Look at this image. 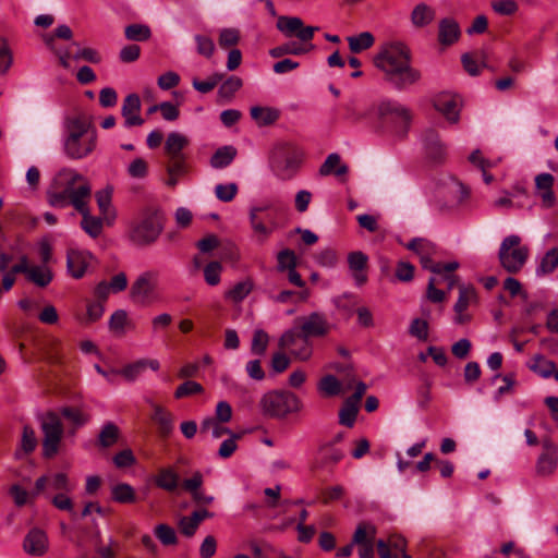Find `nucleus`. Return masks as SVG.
I'll return each instance as SVG.
<instances>
[{
    "label": "nucleus",
    "mask_w": 558,
    "mask_h": 558,
    "mask_svg": "<svg viewBox=\"0 0 558 558\" xmlns=\"http://www.w3.org/2000/svg\"><path fill=\"white\" fill-rule=\"evenodd\" d=\"M375 65L383 71L386 82L403 90L420 82V70L411 65L410 50L401 43L386 45L375 57Z\"/></svg>",
    "instance_id": "nucleus-1"
},
{
    "label": "nucleus",
    "mask_w": 558,
    "mask_h": 558,
    "mask_svg": "<svg viewBox=\"0 0 558 558\" xmlns=\"http://www.w3.org/2000/svg\"><path fill=\"white\" fill-rule=\"evenodd\" d=\"M277 28L286 37H296L301 43H287L270 49L269 54L272 58H280L284 54L300 56L308 52L313 45L308 44L318 26H304L302 19L298 16H280L277 21Z\"/></svg>",
    "instance_id": "nucleus-2"
},
{
    "label": "nucleus",
    "mask_w": 558,
    "mask_h": 558,
    "mask_svg": "<svg viewBox=\"0 0 558 558\" xmlns=\"http://www.w3.org/2000/svg\"><path fill=\"white\" fill-rule=\"evenodd\" d=\"M69 135L64 141V151L72 159H82L96 147V131L78 118L72 119L68 125Z\"/></svg>",
    "instance_id": "nucleus-3"
},
{
    "label": "nucleus",
    "mask_w": 558,
    "mask_h": 558,
    "mask_svg": "<svg viewBox=\"0 0 558 558\" xmlns=\"http://www.w3.org/2000/svg\"><path fill=\"white\" fill-rule=\"evenodd\" d=\"M380 126L392 135L403 138L410 129L411 111L396 100H383L377 107Z\"/></svg>",
    "instance_id": "nucleus-4"
},
{
    "label": "nucleus",
    "mask_w": 558,
    "mask_h": 558,
    "mask_svg": "<svg viewBox=\"0 0 558 558\" xmlns=\"http://www.w3.org/2000/svg\"><path fill=\"white\" fill-rule=\"evenodd\" d=\"M304 154L292 143H278L270 155L274 173L281 180L292 179L299 171Z\"/></svg>",
    "instance_id": "nucleus-5"
},
{
    "label": "nucleus",
    "mask_w": 558,
    "mask_h": 558,
    "mask_svg": "<svg viewBox=\"0 0 558 558\" xmlns=\"http://www.w3.org/2000/svg\"><path fill=\"white\" fill-rule=\"evenodd\" d=\"M259 405L265 415L274 418H283L303 409L301 399L289 390H271L266 392L262 397Z\"/></svg>",
    "instance_id": "nucleus-6"
},
{
    "label": "nucleus",
    "mask_w": 558,
    "mask_h": 558,
    "mask_svg": "<svg viewBox=\"0 0 558 558\" xmlns=\"http://www.w3.org/2000/svg\"><path fill=\"white\" fill-rule=\"evenodd\" d=\"M57 180L65 186V193L73 206L78 213L88 208L92 197V186L89 182L73 169H62L57 175Z\"/></svg>",
    "instance_id": "nucleus-7"
},
{
    "label": "nucleus",
    "mask_w": 558,
    "mask_h": 558,
    "mask_svg": "<svg viewBox=\"0 0 558 558\" xmlns=\"http://www.w3.org/2000/svg\"><path fill=\"white\" fill-rule=\"evenodd\" d=\"M165 215L159 210L144 214L130 227V239L136 243L149 244L158 241L165 227Z\"/></svg>",
    "instance_id": "nucleus-8"
},
{
    "label": "nucleus",
    "mask_w": 558,
    "mask_h": 558,
    "mask_svg": "<svg viewBox=\"0 0 558 558\" xmlns=\"http://www.w3.org/2000/svg\"><path fill=\"white\" fill-rule=\"evenodd\" d=\"M40 428L43 438V456L53 458L60 447L63 437V425L60 417L54 412H48L40 416Z\"/></svg>",
    "instance_id": "nucleus-9"
},
{
    "label": "nucleus",
    "mask_w": 558,
    "mask_h": 558,
    "mask_svg": "<svg viewBox=\"0 0 558 558\" xmlns=\"http://www.w3.org/2000/svg\"><path fill=\"white\" fill-rule=\"evenodd\" d=\"M470 197V190L459 181L452 180L440 191L438 209L444 214H453L462 208Z\"/></svg>",
    "instance_id": "nucleus-10"
},
{
    "label": "nucleus",
    "mask_w": 558,
    "mask_h": 558,
    "mask_svg": "<svg viewBox=\"0 0 558 558\" xmlns=\"http://www.w3.org/2000/svg\"><path fill=\"white\" fill-rule=\"evenodd\" d=\"M279 347L282 350H288L291 355L300 361H307L313 353L310 338L300 332L298 328L283 332L279 339Z\"/></svg>",
    "instance_id": "nucleus-11"
},
{
    "label": "nucleus",
    "mask_w": 558,
    "mask_h": 558,
    "mask_svg": "<svg viewBox=\"0 0 558 558\" xmlns=\"http://www.w3.org/2000/svg\"><path fill=\"white\" fill-rule=\"evenodd\" d=\"M344 451L331 444H320L312 461L313 471L332 472L333 468L344 458Z\"/></svg>",
    "instance_id": "nucleus-12"
},
{
    "label": "nucleus",
    "mask_w": 558,
    "mask_h": 558,
    "mask_svg": "<svg viewBox=\"0 0 558 558\" xmlns=\"http://www.w3.org/2000/svg\"><path fill=\"white\" fill-rule=\"evenodd\" d=\"M299 323L298 330L307 338L325 337L331 328L326 315L319 312H313L307 316L300 317Z\"/></svg>",
    "instance_id": "nucleus-13"
},
{
    "label": "nucleus",
    "mask_w": 558,
    "mask_h": 558,
    "mask_svg": "<svg viewBox=\"0 0 558 558\" xmlns=\"http://www.w3.org/2000/svg\"><path fill=\"white\" fill-rule=\"evenodd\" d=\"M499 260L510 274L519 272L529 257L527 246H500Z\"/></svg>",
    "instance_id": "nucleus-14"
},
{
    "label": "nucleus",
    "mask_w": 558,
    "mask_h": 558,
    "mask_svg": "<svg viewBox=\"0 0 558 558\" xmlns=\"http://www.w3.org/2000/svg\"><path fill=\"white\" fill-rule=\"evenodd\" d=\"M14 272H22L26 278L38 287H47L52 280V272L47 266H31L28 258L23 255L20 262L13 265Z\"/></svg>",
    "instance_id": "nucleus-15"
},
{
    "label": "nucleus",
    "mask_w": 558,
    "mask_h": 558,
    "mask_svg": "<svg viewBox=\"0 0 558 558\" xmlns=\"http://www.w3.org/2000/svg\"><path fill=\"white\" fill-rule=\"evenodd\" d=\"M461 106V98L449 92L439 93L434 98L435 109L450 123H457L459 121Z\"/></svg>",
    "instance_id": "nucleus-16"
},
{
    "label": "nucleus",
    "mask_w": 558,
    "mask_h": 558,
    "mask_svg": "<svg viewBox=\"0 0 558 558\" xmlns=\"http://www.w3.org/2000/svg\"><path fill=\"white\" fill-rule=\"evenodd\" d=\"M477 300L476 291L472 286H459V296L453 306L456 316L453 318L457 325H463L471 320V316L465 313L468 307Z\"/></svg>",
    "instance_id": "nucleus-17"
},
{
    "label": "nucleus",
    "mask_w": 558,
    "mask_h": 558,
    "mask_svg": "<svg viewBox=\"0 0 558 558\" xmlns=\"http://www.w3.org/2000/svg\"><path fill=\"white\" fill-rule=\"evenodd\" d=\"M93 255L84 248H71L68 252V269L72 277L82 278L93 263Z\"/></svg>",
    "instance_id": "nucleus-18"
},
{
    "label": "nucleus",
    "mask_w": 558,
    "mask_h": 558,
    "mask_svg": "<svg viewBox=\"0 0 558 558\" xmlns=\"http://www.w3.org/2000/svg\"><path fill=\"white\" fill-rule=\"evenodd\" d=\"M142 108L141 98L137 94H129L124 99L121 107V114L124 118V126H141L144 124L140 112Z\"/></svg>",
    "instance_id": "nucleus-19"
},
{
    "label": "nucleus",
    "mask_w": 558,
    "mask_h": 558,
    "mask_svg": "<svg viewBox=\"0 0 558 558\" xmlns=\"http://www.w3.org/2000/svg\"><path fill=\"white\" fill-rule=\"evenodd\" d=\"M49 542L45 531L34 527L25 536L23 542L24 550L31 555L40 557L48 550Z\"/></svg>",
    "instance_id": "nucleus-20"
},
{
    "label": "nucleus",
    "mask_w": 558,
    "mask_h": 558,
    "mask_svg": "<svg viewBox=\"0 0 558 558\" xmlns=\"http://www.w3.org/2000/svg\"><path fill=\"white\" fill-rule=\"evenodd\" d=\"M190 145V140L182 133L171 132L165 142V153L169 159H187L183 150Z\"/></svg>",
    "instance_id": "nucleus-21"
},
{
    "label": "nucleus",
    "mask_w": 558,
    "mask_h": 558,
    "mask_svg": "<svg viewBox=\"0 0 558 558\" xmlns=\"http://www.w3.org/2000/svg\"><path fill=\"white\" fill-rule=\"evenodd\" d=\"M155 289V282L153 275L149 272L142 274L131 287V298L136 301L144 303L148 300Z\"/></svg>",
    "instance_id": "nucleus-22"
},
{
    "label": "nucleus",
    "mask_w": 558,
    "mask_h": 558,
    "mask_svg": "<svg viewBox=\"0 0 558 558\" xmlns=\"http://www.w3.org/2000/svg\"><path fill=\"white\" fill-rule=\"evenodd\" d=\"M368 257L360 252H352L348 256L349 268L356 286L361 287L367 281L365 269L367 267Z\"/></svg>",
    "instance_id": "nucleus-23"
},
{
    "label": "nucleus",
    "mask_w": 558,
    "mask_h": 558,
    "mask_svg": "<svg viewBox=\"0 0 558 558\" xmlns=\"http://www.w3.org/2000/svg\"><path fill=\"white\" fill-rule=\"evenodd\" d=\"M154 413L151 420L158 425L159 434L162 437H169L174 429L173 415L159 404L151 403Z\"/></svg>",
    "instance_id": "nucleus-24"
},
{
    "label": "nucleus",
    "mask_w": 558,
    "mask_h": 558,
    "mask_svg": "<svg viewBox=\"0 0 558 558\" xmlns=\"http://www.w3.org/2000/svg\"><path fill=\"white\" fill-rule=\"evenodd\" d=\"M459 24L452 19H444L439 22L438 40L441 45L449 46L460 37Z\"/></svg>",
    "instance_id": "nucleus-25"
},
{
    "label": "nucleus",
    "mask_w": 558,
    "mask_h": 558,
    "mask_svg": "<svg viewBox=\"0 0 558 558\" xmlns=\"http://www.w3.org/2000/svg\"><path fill=\"white\" fill-rule=\"evenodd\" d=\"M348 171V166L341 162V157L337 153L329 154L319 168V174L323 177L330 174L342 177L347 174Z\"/></svg>",
    "instance_id": "nucleus-26"
},
{
    "label": "nucleus",
    "mask_w": 558,
    "mask_h": 558,
    "mask_svg": "<svg viewBox=\"0 0 558 558\" xmlns=\"http://www.w3.org/2000/svg\"><path fill=\"white\" fill-rule=\"evenodd\" d=\"M166 170L168 178L165 184L169 187L177 186L179 178L185 175L187 172L186 159H169Z\"/></svg>",
    "instance_id": "nucleus-27"
},
{
    "label": "nucleus",
    "mask_w": 558,
    "mask_h": 558,
    "mask_svg": "<svg viewBox=\"0 0 558 558\" xmlns=\"http://www.w3.org/2000/svg\"><path fill=\"white\" fill-rule=\"evenodd\" d=\"M251 118L259 126L275 123L279 119V111L270 107L254 106L250 110Z\"/></svg>",
    "instance_id": "nucleus-28"
},
{
    "label": "nucleus",
    "mask_w": 558,
    "mask_h": 558,
    "mask_svg": "<svg viewBox=\"0 0 558 558\" xmlns=\"http://www.w3.org/2000/svg\"><path fill=\"white\" fill-rule=\"evenodd\" d=\"M546 450L541 453L536 462V472L541 476L551 474L557 466V456L554 450L545 446Z\"/></svg>",
    "instance_id": "nucleus-29"
},
{
    "label": "nucleus",
    "mask_w": 558,
    "mask_h": 558,
    "mask_svg": "<svg viewBox=\"0 0 558 558\" xmlns=\"http://www.w3.org/2000/svg\"><path fill=\"white\" fill-rule=\"evenodd\" d=\"M154 481L159 488L173 492L179 485V475L172 468H163L159 470Z\"/></svg>",
    "instance_id": "nucleus-30"
},
{
    "label": "nucleus",
    "mask_w": 558,
    "mask_h": 558,
    "mask_svg": "<svg viewBox=\"0 0 558 558\" xmlns=\"http://www.w3.org/2000/svg\"><path fill=\"white\" fill-rule=\"evenodd\" d=\"M235 156L236 149L233 146H222L211 156L210 166L214 169H223L234 160Z\"/></svg>",
    "instance_id": "nucleus-31"
},
{
    "label": "nucleus",
    "mask_w": 558,
    "mask_h": 558,
    "mask_svg": "<svg viewBox=\"0 0 558 558\" xmlns=\"http://www.w3.org/2000/svg\"><path fill=\"white\" fill-rule=\"evenodd\" d=\"M253 288V280L246 278L236 282L232 288L226 291L225 298L233 303H240L252 292Z\"/></svg>",
    "instance_id": "nucleus-32"
},
{
    "label": "nucleus",
    "mask_w": 558,
    "mask_h": 558,
    "mask_svg": "<svg viewBox=\"0 0 558 558\" xmlns=\"http://www.w3.org/2000/svg\"><path fill=\"white\" fill-rule=\"evenodd\" d=\"M112 189L106 187L96 193V201L100 214L109 223L114 219V211L111 207Z\"/></svg>",
    "instance_id": "nucleus-33"
},
{
    "label": "nucleus",
    "mask_w": 558,
    "mask_h": 558,
    "mask_svg": "<svg viewBox=\"0 0 558 558\" xmlns=\"http://www.w3.org/2000/svg\"><path fill=\"white\" fill-rule=\"evenodd\" d=\"M435 19V10L425 3L417 4L412 13L411 21L416 27H424Z\"/></svg>",
    "instance_id": "nucleus-34"
},
{
    "label": "nucleus",
    "mask_w": 558,
    "mask_h": 558,
    "mask_svg": "<svg viewBox=\"0 0 558 558\" xmlns=\"http://www.w3.org/2000/svg\"><path fill=\"white\" fill-rule=\"evenodd\" d=\"M375 536L376 527L371 523L362 522L356 526L351 542L357 546L374 544Z\"/></svg>",
    "instance_id": "nucleus-35"
},
{
    "label": "nucleus",
    "mask_w": 558,
    "mask_h": 558,
    "mask_svg": "<svg viewBox=\"0 0 558 558\" xmlns=\"http://www.w3.org/2000/svg\"><path fill=\"white\" fill-rule=\"evenodd\" d=\"M128 312L124 310H117L110 316L108 326L110 331L117 336L122 337L125 335V329L130 325Z\"/></svg>",
    "instance_id": "nucleus-36"
},
{
    "label": "nucleus",
    "mask_w": 558,
    "mask_h": 558,
    "mask_svg": "<svg viewBox=\"0 0 558 558\" xmlns=\"http://www.w3.org/2000/svg\"><path fill=\"white\" fill-rule=\"evenodd\" d=\"M250 220L254 236L257 241H266L269 235L275 231L272 225H267L265 221L259 219L257 210L250 211Z\"/></svg>",
    "instance_id": "nucleus-37"
},
{
    "label": "nucleus",
    "mask_w": 558,
    "mask_h": 558,
    "mask_svg": "<svg viewBox=\"0 0 558 558\" xmlns=\"http://www.w3.org/2000/svg\"><path fill=\"white\" fill-rule=\"evenodd\" d=\"M347 40L352 53H361L371 48L375 43L373 34L369 32H362L359 35L349 36Z\"/></svg>",
    "instance_id": "nucleus-38"
},
{
    "label": "nucleus",
    "mask_w": 558,
    "mask_h": 558,
    "mask_svg": "<svg viewBox=\"0 0 558 558\" xmlns=\"http://www.w3.org/2000/svg\"><path fill=\"white\" fill-rule=\"evenodd\" d=\"M427 154L435 160H440L445 156V148L439 136L434 131H428L424 138Z\"/></svg>",
    "instance_id": "nucleus-39"
},
{
    "label": "nucleus",
    "mask_w": 558,
    "mask_h": 558,
    "mask_svg": "<svg viewBox=\"0 0 558 558\" xmlns=\"http://www.w3.org/2000/svg\"><path fill=\"white\" fill-rule=\"evenodd\" d=\"M120 430L112 422H107L98 435V445L102 448L113 446L119 439Z\"/></svg>",
    "instance_id": "nucleus-40"
},
{
    "label": "nucleus",
    "mask_w": 558,
    "mask_h": 558,
    "mask_svg": "<svg viewBox=\"0 0 558 558\" xmlns=\"http://www.w3.org/2000/svg\"><path fill=\"white\" fill-rule=\"evenodd\" d=\"M80 214L82 215V229L92 238L98 236L102 230V219L92 216L89 208H87L85 211H81Z\"/></svg>",
    "instance_id": "nucleus-41"
},
{
    "label": "nucleus",
    "mask_w": 558,
    "mask_h": 558,
    "mask_svg": "<svg viewBox=\"0 0 558 558\" xmlns=\"http://www.w3.org/2000/svg\"><path fill=\"white\" fill-rule=\"evenodd\" d=\"M359 413V404L345 399L339 411V424L353 427Z\"/></svg>",
    "instance_id": "nucleus-42"
},
{
    "label": "nucleus",
    "mask_w": 558,
    "mask_h": 558,
    "mask_svg": "<svg viewBox=\"0 0 558 558\" xmlns=\"http://www.w3.org/2000/svg\"><path fill=\"white\" fill-rule=\"evenodd\" d=\"M243 82L239 76L231 75L222 82L218 89V96L221 99L230 101L235 93L242 87Z\"/></svg>",
    "instance_id": "nucleus-43"
},
{
    "label": "nucleus",
    "mask_w": 558,
    "mask_h": 558,
    "mask_svg": "<svg viewBox=\"0 0 558 558\" xmlns=\"http://www.w3.org/2000/svg\"><path fill=\"white\" fill-rule=\"evenodd\" d=\"M201 433L210 434L213 438L218 439L226 434H231V430L222 426V423L216 418L207 417L201 424Z\"/></svg>",
    "instance_id": "nucleus-44"
},
{
    "label": "nucleus",
    "mask_w": 558,
    "mask_h": 558,
    "mask_svg": "<svg viewBox=\"0 0 558 558\" xmlns=\"http://www.w3.org/2000/svg\"><path fill=\"white\" fill-rule=\"evenodd\" d=\"M558 266V247L553 246L541 259L536 268L537 275H547L553 272Z\"/></svg>",
    "instance_id": "nucleus-45"
},
{
    "label": "nucleus",
    "mask_w": 558,
    "mask_h": 558,
    "mask_svg": "<svg viewBox=\"0 0 558 558\" xmlns=\"http://www.w3.org/2000/svg\"><path fill=\"white\" fill-rule=\"evenodd\" d=\"M112 499L120 504H131L135 501V492L129 484L121 483L112 487Z\"/></svg>",
    "instance_id": "nucleus-46"
},
{
    "label": "nucleus",
    "mask_w": 558,
    "mask_h": 558,
    "mask_svg": "<svg viewBox=\"0 0 558 558\" xmlns=\"http://www.w3.org/2000/svg\"><path fill=\"white\" fill-rule=\"evenodd\" d=\"M124 35L129 40L145 41L150 38L151 32L147 25L131 24L125 27Z\"/></svg>",
    "instance_id": "nucleus-47"
},
{
    "label": "nucleus",
    "mask_w": 558,
    "mask_h": 558,
    "mask_svg": "<svg viewBox=\"0 0 558 558\" xmlns=\"http://www.w3.org/2000/svg\"><path fill=\"white\" fill-rule=\"evenodd\" d=\"M223 80V74L222 73H214L211 74L207 80L205 81H201L198 78H193L192 81V85L193 87L202 93V94H207L209 92H211L219 82H221Z\"/></svg>",
    "instance_id": "nucleus-48"
},
{
    "label": "nucleus",
    "mask_w": 558,
    "mask_h": 558,
    "mask_svg": "<svg viewBox=\"0 0 558 558\" xmlns=\"http://www.w3.org/2000/svg\"><path fill=\"white\" fill-rule=\"evenodd\" d=\"M222 266L218 260L208 263L204 267V279L208 286L215 287L220 283Z\"/></svg>",
    "instance_id": "nucleus-49"
},
{
    "label": "nucleus",
    "mask_w": 558,
    "mask_h": 558,
    "mask_svg": "<svg viewBox=\"0 0 558 558\" xmlns=\"http://www.w3.org/2000/svg\"><path fill=\"white\" fill-rule=\"evenodd\" d=\"M155 535L162 545L170 546L178 543V537L173 527L161 523L155 527Z\"/></svg>",
    "instance_id": "nucleus-50"
},
{
    "label": "nucleus",
    "mask_w": 558,
    "mask_h": 558,
    "mask_svg": "<svg viewBox=\"0 0 558 558\" xmlns=\"http://www.w3.org/2000/svg\"><path fill=\"white\" fill-rule=\"evenodd\" d=\"M269 342V337L266 331L263 329H256L253 333L251 351L256 355L265 354L267 350V345Z\"/></svg>",
    "instance_id": "nucleus-51"
},
{
    "label": "nucleus",
    "mask_w": 558,
    "mask_h": 558,
    "mask_svg": "<svg viewBox=\"0 0 558 558\" xmlns=\"http://www.w3.org/2000/svg\"><path fill=\"white\" fill-rule=\"evenodd\" d=\"M278 270L284 272L289 269L296 268L298 258L293 251L286 248L278 253Z\"/></svg>",
    "instance_id": "nucleus-52"
},
{
    "label": "nucleus",
    "mask_w": 558,
    "mask_h": 558,
    "mask_svg": "<svg viewBox=\"0 0 558 558\" xmlns=\"http://www.w3.org/2000/svg\"><path fill=\"white\" fill-rule=\"evenodd\" d=\"M343 119L350 122H357L366 117V111L360 109L359 102L355 99L348 100L343 105Z\"/></svg>",
    "instance_id": "nucleus-53"
},
{
    "label": "nucleus",
    "mask_w": 558,
    "mask_h": 558,
    "mask_svg": "<svg viewBox=\"0 0 558 558\" xmlns=\"http://www.w3.org/2000/svg\"><path fill=\"white\" fill-rule=\"evenodd\" d=\"M61 415L64 418L72 422L77 427L85 425L89 421V416L87 414L83 413L78 409L71 408V407L62 408Z\"/></svg>",
    "instance_id": "nucleus-54"
},
{
    "label": "nucleus",
    "mask_w": 558,
    "mask_h": 558,
    "mask_svg": "<svg viewBox=\"0 0 558 558\" xmlns=\"http://www.w3.org/2000/svg\"><path fill=\"white\" fill-rule=\"evenodd\" d=\"M37 437L35 430L29 425H24L22 439H21V448L25 453L33 452L37 447Z\"/></svg>",
    "instance_id": "nucleus-55"
},
{
    "label": "nucleus",
    "mask_w": 558,
    "mask_h": 558,
    "mask_svg": "<svg viewBox=\"0 0 558 558\" xmlns=\"http://www.w3.org/2000/svg\"><path fill=\"white\" fill-rule=\"evenodd\" d=\"M533 372L538 374L543 378H549L555 372V363L543 356L535 359L534 365L531 367Z\"/></svg>",
    "instance_id": "nucleus-56"
},
{
    "label": "nucleus",
    "mask_w": 558,
    "mask_h": 558,
    "mask_svg": "<svg viewBox=\"0 0 558 558\" xmlns=\"http://www.w3.org/2000/svg\"><path fill=\"white\" fill-rule=\"evenodd\" d=\"M240 40V33L235 28H225L219 34L218 44L220 48L227 49L238 45Z\"/></svg>",
    "instance_id": "nucleus-57"
},
{
    "label": "nucleus",
    "mask_w": 558,
    "mask_h": 558,
    "mask_svg": "<svg viewBox=\"0 0 558 558\" xmlns=\"http://www.w3.org/2000/svg\"><path fill=\"white\" fill-rule=\"evenodd\" d=\"M144 372V363L141 360L125 365L119 369V375L123 376L125 380L132 383Z\"/></svg>",
    "instance_id": "nucleus-58"
},
{
    "label": "nucleus",
    "mask_w": 558,
    "mask_h": 558,
    "mask_svg": "<svg viewBox=\"0 0 558 558\" xmlns=\"http://www.w3.org/2000/svg\"><path fill=\"white\" fill-rule=\"evenodd\" d=\"M203 392V386L196 381L187 380L181 384L174 391L175 399H182L192 395Z\"/></svg>",
    "instance_id": "nucleus-59"
},
{
    "label": "nucleus",
    "mask_w": 558,
    "mask_h": 558,
    "mask_svg": "<svg viewBox=\"0 0 558 558\" xmlns=\"http://www.w3.org/2000/svg\"><path fill=\"white\" fill-rule=\"evenodd\" d=\"M238 193V185L235 183L218 184L215 187L216 197L225 203L231 202Z\"/></svg>",
    "instance_id": "nucleus-60"
},
{
    "label": "nucleus",
    "mask_w": 558,
    "mask_h": 558,
    "mask_svg": "<svg viewBox=\"0 0 558 558\" xmlns=\"http://www.w3.org/2000/svg\"><path fill=\"white\" fill-rule=\"evenodd\" d=\"M319 390L327 396H337L340 393V383L333 375H327L319 381Z\"/></svg>",
    "instance_id": "nucleus-61"
},
{
    "label": "nucleus",
    "mask_w": 558,
    "mask_h": 558,
    "mask_svg": "<svg viewBox=\"0 0 558 558\" xmlns=\"http://www.w3.org/2000/svg\"><path fill=\"white\" fill-rule=\"evenodd\" d=\"M356 304V298L351 294H343L335 299L336 307L343 312L347 316H351L353 314Z\"/></svg>",
    "instance_id": "nucleus-62"
},
{
    "label": "nucleus",
    "mask_w": 558,
    "mask_h": 558,
    "mask_svg": "<svg viewBox=\"0 0 558 558\" xmlns=\"http://www.w3.org/2000/svg\"><path fill=\"white\" fill-rule=\"evenodd\" d=\"M105 313V304L101 302H89L87 304L86 317L84 318V324H93L99 320Z\"/></svg>",
    "instance_id": "nucleus-63"
},
{
    "label": "nucleus",
    "mask_w": 558,
    "mask_h": 558,
    "mask_svg": "<svg viewBox=\"0 0 558 558\" xmlns=\"http://www.w3.org/2000/svg\"><path fill=\"white\" fill-rule=\"evenodd\" d=\"M198 526L199 523L192 515L182 517L178 523L180 533L185 537L194 536Z\"/></svg>",
    "instance_id": "nucleus-64"
}]
</instances>
